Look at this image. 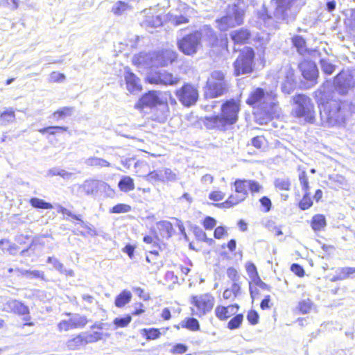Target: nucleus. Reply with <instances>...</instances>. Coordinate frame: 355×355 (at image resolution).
Wrapping results in <instances>:
<instances>
[{
  "instance_id": "obj_1",
  "label": "nucleus",
  "mask_w": 355,
  "mask_h": 355,
  "mask_svg": "<svg viewBox=\"0 0 355 355\" xmlns=\"http://www.w3.org/2000/svg\"><path fill=\"white\" fill-rule=\"evenodd\" d=\"M305 3V0H271L270 10H263L259 19L268 27L275 26V24L282 21L289 23L295 19Z\"/></svg>"
},
{
  "instance_id": "obj_2",
  "label": "nucleus",
  "mask_w": 355,
  "mask_h": 355,
  "mask_svg": "<svg viewBox=\"0 0 355 355\" xmlns=\"http://www.w3.org/2000/svg\"><path fill=\"white\" fill-rule=\"evenodd\" d=\"M321 125L324 128H343L349 112L343 104L336 100L323 103L320 108Z\"/></svg>"
},
{
  "instance_id": "obj_3",
  "label": "nucleus",
  "mask_w": 355,
  "mask_h": 355,
  "mask_svg": "<svg viewBox=\"0 0 355 355\" xmlns=\"http://www.w3.org/2000/svg\"><path fill=\"white\" fill-rule=\"evenodd\" d=\"M239 100L230 99L221 105V114L206 118V125L209 128L225 130L227 125H231L238 121L240 111Z\"/></svg>"
},
{
  "instance_id": "obj_4",
  "label": "nucleus",
  "mask_w": 355,
  "mask_h": 355,
  "mask_svg": "<svg viewBox=\"0 0 355 355\" xmlns=\"http://www.w3.org/2000/svg\"><path fill=\"white\" fill-rule=\"evenodd\" d=\"M246 103L254 108L260 109L268 116H272L277 110L276 94L273 91L257 88L250 93Z\"/></svg>"
},
{
  "instance_id": "obj_5",
  "label": "nucleus",
  "mask_w": 355,
  "mask_h": 355,
  "mask_svg": "<svg viewBox=\"0 0 355 355\" xmlns=\"http://www.w3.org/2000/svg\"><path fill=\"white\" fill-rule=\"evenodd\" d=\"M293 102L295 104V107L293 110V115L297 118H303L306 122L313 123L315 112L311 99L304 94H297L293 96Z\"/></svg>"
},
{
  "instance_id": "obj_6",
  "label": "nucleus",
  "mask_w": 355,
  "mask_h": 355,
  "mask_svg": "<svg viewBox=\"0 0 355 355\" xmlns=\"http://www.w3.org/2000/svg\"><path fill=\"white\" fill-rule=\"evenodd\" d=\"M254 53L252 48L244 47L234 62V74L239 76L250 73L252 71Z\"/></svg>"
},
{
  "instance_id": "obj_7",
  "label": "nucleus",
  "mask_w": 355,
  "mask_h": 355,
  "mask_svg": "<svg viewBox=\"0 0 355 355\" xmlns=\"http://www.w3.org/2000/svg\"><path fill=\"white\" fill-rule=\"evenodd\" d=\"M335 89L340 94H346L355 87V69L344 70L334 78Z\"/></svg>"
},
{
  "instance_id": "obj_8",
  "label": "nucleus",
  "mask_w": 355,
  "mask_h": 355,
  "mask_svg": "<svg viewBox=\"0 0 355 355\" xmlns=\"http://www.w3.org/2000/svg\"><path fill=\"white\" fill-rule=\"evenodd\" d=\"M243 17V10L234 7L227 15L216 20V27L221 31H226L230 28L241 24Z\"/></svg>"
},
{
  "instance_id": "obj_9",
  "label": "nucleus",
  "mask_w": 355,
  "mask_h": 355,
  "mask_svg": "<svg viewBox=\"0 0 355 355\" xmlns=\"http://www.w3.org/2000/svg\"><path fill=\"white\" fill-rule=\"evenodd\" d=\"M202 34L196 31L184 37L178 42L179 49L184 54L192 55L196 54L201 47Z\"/></svg>"
},
{
  "instance_id": "obj_10",
  "label": "nucleus",
  "mask_w": 355,
  "mask_h": 355,
  "mask_svg": "<svg viewBox=\"0 0 355 355\" xmlns=\"http://www.w3.org/2000/svg\"><path fill=\"white\" fill-rule=\"evenodd\" d=\"M176 96L182 105L190 107L194 105L198 99V89L193 85L184 84L176 91Z\"/></svg>"
},
{
  "instance_id": "obj_11",
  "label": "nucleus",
  "mask_w": 355,
  "mask_h": 355,
  "mask_svg": "<svg viewBox=\"0 0 355 355\" xmlns=\"http://www.w3.org/2000/svg\"><path fill=\"white\" fill-rule=\"evenodd\" d=\"M78 187L82 192L87 196L93 195L98 190L105 191L107 193L108 196H112L114 193V190L111 189L108 184L96 180H86Z\"/></svg>"
},
{
  "instance_id": "obj_12",
  "label": "nucleus",
  "mask_w": 355,
  "mask_h": 355,
  "mask_svg": "<svg viewBox=\"0 0 355 355\" xmlns=\"http://www.w3.org/2000/svg\"><path fill=\"white\" fill-rule=\"evenodd\" d=\"M195 309H193L194 315L201 316L209 312L214 305V298L209 294H203L193 297Z\"/></svg>"
},
{
  "instance_id": "obj_13",
  "label": "nucleus",
  "mask_w": 355,
  "mask_h": 355,
  "mask_svg": "<svg viewBox=\"0 0 355 355\" xmlns=\"http://www.w3.org/2000/svg\"><path fill=\"white\" fill-rule=\"evenodd\" d=\"M162 93L157 91H150L144 94L135 104L136 109L142 110L144 107H153L164 103V99L161 96Z\"/></svg>"
},
{
  "instance_id": "obj_14",
  "label": "nucleus",
  "mask_w": 355,
  "mask_h": 355,
  "mask_svg": "<svg viewBox=\"0 0 355 355\" xmlns=\"http://www.w3.org/2000/svg\"><path fill=\"white\" fill-rule=\"evenodd\" d=\"M148 80L150 83L164 85H175L180 81L177 76L166 71H159L155 73H150L148 76Z\"/></svg>"
},
{
  "instance_id": "obj_15",
  "label": "nucleus",
  "mask_w": 355,
  "mask_h": 355,
  "mask_svg": "<svg viewBox=\"0 0 355 355\" xmlns=\"http://www.w3.org/2000/svg\"><path fill=\"white\" fill-rule=\"evenodd\" d=\"M145 180L151 183L154 182H174L177 180V174L170 168L153 171L144 177Z\"/></svg>"
},
{
  "instance_id": "obj_16",
  "label": "nucleus",
  "mask_w": 355,
  "mask_h": 355,
  "mask_svg": "<svg viewBox=\"0 0 355 355\" xmlns=\"http://www.w3.org/2000/svg\"><path fill=\"white\" fill-rule=\"evenodd\" d=\"M176 59V53L171 50L153 52V67H165Z\"/></svg>"
},
{
  "instance_id": "obj_17",
  "label": "nucleus",
  "mask_w": 355,
  "mask_h": 355,
  "mask_svg": "<svg viewBox=\"0 0 355 355\" xmlns=\"http://www.w3.org/2000/svg\"><path fill=\"white\" fill-rule=\"evenodd\" d=\"M87 323L86 317L79 314L71 315L69 320H62L58 325L60 331H68L72 329L83 328Z\"/></svg>"
},
{
  "instance_id": "obj_18",
  "label": "nucleus",
  "mask_w": 355,
  "mask_h": 355,
  "mask_svg": "<svg viewBox=\"0 0 355 355\" xmlns=\"http://www.w3.org/2000/svg\"><path fill=\"white\" fill-rule=\"evenodd\" d=\"M180 10L182 13L172 15L170 18L171 23L175 26L188 23L189 18L194 17L196 14L193 8L189 7L186 4H181L180 6Z\"/></svg>"
},
{
  "instance_id": "obj_19",
  "label": "nucleus",
  "mask_w": 355,
  "mask_h": 355,
  "mask_svg": "<svg viewBox=\"0 0 355 355\" xmlns=\"http://www.w3.org/2000/svg\"><path fill=\"white\" fill-rule=\"evenodd\" d=\"M299 67L305 79L311 81H315L317 79L318 70L315 62L305 60L299 64Z\"/></svg>"
},
{
  "instance_id": "obj_20",
  "label": "nucleus",
  "mask_w": 355,
  "mask_h": 355,
  "mask_svg": "<svg viewBox=\"0 0 355 355\" xmlns=\"http://www.w3.org/2000/svg\"><path fill=\"white\" fill-rule=\"evenodd\" d=\"M124 78L125 80L126 88L129 92L135 94L141 91L142 86L140 79L129 69H125Z\"/></svg>"
},
{
  "instance_id": "obj_21",
  "label": "nucleus",
  "mask_w": 355,
  "mask_h": 355,
  "mask_svg": "<svg viewBox=\"0 0 355 355\" xmlns=\"http://www.w3.org/2000/svg\"><path fill=\"white\" fill-rule=\"evenodd\" d=\"M207 85L206 95L213 98L222 95L226 89L227 84L225 82H216L212 79H208Z\"/></svg>"
},
{
  "instance_id": "obj_22",
  "label": "nucleus",
  "mask_w": 355,
  "mask_h": 355,
  "mask_svg": "<svg viewBox=\"0 0 355 355\" xmlns=\"http://www.w3.org/2000/svg\"><path fill=\"white\" fill-rule=\"evenodd\" d=\"M135 65L142 67H153V53H140L132 58Z\"/></svg>"
},
{
  "instance_id": "obj_23",
  "label": "nucleus",
  "mask_w": 355,
  "mask_h": 355,
  "mask_svg": "<svg viewBox=\"0 0 355 355\" xmlns=\"http://www.w3.org/2000/svg\"><path fill=\"white\" fill-rule=\"evenodd\" d=\"M6 309L18 315H28L29 309L22 302L16 300H10L6 304Z\"/></svg>"
},
{
  "instance_id": "obj_24",
  "label": "nucleus",
  "mask_w": 355,
  "mask_h": 355,
  "mask_svg": "<svg viewBox=\"0 0 355 355\" xmlns=\"http://www.w3.org/2000/svg\"><path fill=\"white\" fill-rule=\"evenodd\" d=\"M234 185L235 191L238 193L236 195V200H244L248 196V181L247 180H236Z\"/></svg>"
},
{
  "instance_id": "obj_25",
  "label": "nucleus",
  "mask_w": 355,
  "mask_h": 355,
  "mask_svg": "<svg viewBox=\"0 0 355 355\" xmlns=\"http://www.w3.org/2000/svg\"><path fill=\"white\" fill-rule=\"evenodd\" d=\"M239 309V306L237 304L230 305L227 307L225 306H218L216 307L215 312L216 315L220 320H225L230 317L231 315L235 314Z\"/></svg>"
},
{
  "instance_id": "obj_26",
  "label": "nucleus",
  "mask_w": 355,
  "mask_h": 355,
  "mask_svg": "<svg viewBox=\"0 0 355 355\" xmlns=\"http://www.w3.org/2000/svg\"><path fill=\"white\" fill-rule=\"evenodd\" d=\"M295 85L294 72L292 69H288L286 80L282 86V90L284 93L289 94L294 90Z\"/></svg>"
},
{
  "instance_id": "obj_27",
  "label": "nucleus",
  "mask_w": 355,
  "mask_h": 355,
  "mask_svg": "<svg viewBox=\"0 0 355 355\" xmlns=\"http://www.w3.org/2000/svg\"><path fill=\"white\" fill-rule=\"evenodd\" d=\"M250 32L245 28H239L230 33V37L236 44H243L249 39Z\"/></svg>"
},
{
  "instance_id": "obj_28",
  "label": "nucleus",
  "mask_w": 355,
  "mask_h": 355,
  "mask_svg": "<svg viewBox=\"0 0 355 355\" xmlns=\"http://www.w3.org/2000/svg\"><path fill=\"white\" fill-rule=\"evenodd\" d=\"M199 32L202 34V39L207 42L209 45L214 46L217 44L218 37L211 27L205 26Z\"/></svg>"
},
{
  "instance_id": "obj_29",
  "label": "nucleus",
  "mask_w": 355,
  "mask_h": 355,
  "mask_svg": "<svg viewBox=\"0 0 355 355\" xmlns=\"http://www.w3.org/2000/svg\"><path fill=\"white\" fill-rule=\"evenodd\" d=\"M157 227L162 236L166 237L167 239L172 236L174 230L173 225L169 221H159L157 223Z\"/></svg>"
},
{
  "instance_id": "obj_30",
  "label": "nucleus",
  "mask_w": 355,
  "mask_h": 355,
  "mask_svg": "<svg viewBox=\"0 0 355 355\" xmlns=\"http://www.w3.org/2000/svg\"><path fill=\"white\" fill-rule=\"evenodd\" d=\"M119 189L125 193L135 189V183L133 179L130 176H123L118 184Z\"/></svg>"
},
{
  "instance_id": "obj_31",
  "label": "nucleus",
  "mask_w": 355,
  "mask_h": 355,
  "mask_svg": "<svg viewBox=\"0 0 355 355\" xmlns=\"http://www.w3.org/2000/svg\"><path fill=\"white\" fill-rule=\"evenodd\" d=\"M327 225L325 216L322 214H316L313 216L311 220V227L316 231L323 230Z\"/></svg>"
},
{
  "instance_id": "obj_32",
  "label": "nucleus",
  "mask_w": 355,
  "mask_h": 355,
  "mask_svg": "<svg viewBox=\"0 0 355 355\" xmlns=\"http://www.w3.org/2000/svg\"><path fill=\"white\" fill-rule=\"evenodd\" d=\"M85 164L89 166H95V167H110V163L107 160L97 157H91L85 160Z\"/></svg>"
},
{
  "instance_id": "obj_33",
  "label": "nucleus",
  "mask_w": 355,
  "mask_h": 355,
  "mask_svg": "<svg viewBox=\"0 0 355 355\" xmlns=\"http://www.w3.org/2000/svg\"><path fill=\"white\" fill-rule=\"evenodd\" d=\"M131 7L127 3L121 1H118L114 3L112 7L111 12L114 15H121L125 13L128 10H130Z\"/></svg>"
},
{
  "instance_id": "obj_34",
  "label": "nucleus",
  "mask_w": 355,
  "mask_h": 355,
  "mask_svg": "<svg viewBox=\"0 0 355 355\" xmlns=\"http://www.w3.org/2000/svg\"><path fill=\"white\" fill-rule=\"evenodd\" d=\"M162 21L159 16H146V19L142 21V26L146 28H156L162 25Z\"/></svg>"
},
{
  "instance_id": "obj_35",
  "label": "nucleus",
  "mask_w": 355,
  "mask_h": 355,
  "mask_svg": "<svg viewBox=\"0 0 355 355\" xmlns=\"http://www.w3.org/2000/svg\"><path fill=\"white\" fill-rule=\"evenodd\" d=\"M132 298L130 291L124 290L119 295L116 296L115 300V305L117 307H123L127 304Z\"/></svg>"
},
{
  "instance_id": "obj_36",
  "label": "nucleus",
  "mask_w": 355,
  "mask_h": 355,
  "mask_svg": "<svg viewBox=\"0 0 355 355\" xmlns=\"http://www.w3.org/2000/svg\"><path fill=\"white\" fill-rule=\"evenodd\" d=\"M15 271L18 272L20 275L26 277L29 279L40 278L44 279V273L38 270H28L24 269L17 268Z\"/></svg>"
},
{
  "instance_id": "obj_37",
  "label": "nucleus",
  "mask_w": 355,
  "mask_h": 355,
  "mask_svg": "<svg viewBox=\"0 0 355 355\" xmlns=\"http://www.w3.org/2000/svg\"><path fill=\"white\" fill-rule=\"evenodd\" d=\"M85 345L82 334L67 342V347L69 350H76Z\"/></svg>"
},
{
  "instance_id": "obj_38",
  "label": "nucleus",
  "mask_w": 355,
  "mask_h": 355,
  "mask_svg": "<svg viewBox=\"0 0 355 355\" xmlns=\"http://www.w3.org/2000/svg\"><path fill=\"white\" fill-rule=\"evenodd\" d=\"M292 42L300 54L302 55L306 51V42L302 36H294L292 38Z\"/></svg>"
},
{
  "instance_id": "obj_39",
  "label": "nucleus",
  "mask_w": 355,
  "mask_h": 355,
  "mask_svg": "<svg viewBox=\"0 0 355 355\" xmlns=\"http://www.w3.org/2000/svg\"><path fill=\"white\" fill-rule=\"evenodd\" d=\"M82 335L85 345L97 342L103 338V334L98 331L93 333H83Z\"/></svg>"
},
{
  "instance_id": "obj_40",
  "label": "nucleus",
  "mask_w": 355,
  "mask_h": 355,
  "mask_svg": "<svg viewBox=\"0 0 355 355\" xmlns=\"http://www.w3.org/2000/svg\"><path fill=\"white\" fill-rule=\"evenodd\" d=\"M274 184L275 188L281 191H288L291 188V181L288 178H277Z\"/></svg>"
},
{
  "instance_id": "obj_41",
  "label": "nucleus",
  "mask_w": 355,
  "mask_h": 355,
  "mask_svg": "<svg viewBox=\"0 0 355 355\" xmlns=\"http://www.w3.org/2000/svg\"><path fill=\"white\" fill-rule=\"evenodd\" d=\"M30 203L35 208L46 209L53 208V205L51 203L46 202L44 200L37 198H32L30 200Z\"/></svg>"
},
{
  "instance_id": "obj_42",
  "label": "nucleus",
  "mask_w": 355,
  "mask_h": 355,
  "mask_svg": "<svg viewBox=\"0 0 355 355\" xmlns=\"http://www.w3.org/2000/svg\"><path fill=\"white\" fill-rule=\"evenodd\" d=\"M239 202H241V200H236V196L231 195L226 201L215 204V206L218 208H230Z\"/></svg>"
},
{
  "instance_id": "obj_43",
  "label": "nucleus",
  "mask_w": 355,
  "mask_h": 355,
  "mask_svg": "<svg viewBox=\"0 0 355 355\" xmlns=\"http://www.w3.org/2000/svg\"><path fill=\"white\" fill-rule=\"evenodd\" d=\"M312 307V302L309 299L304 300L299 302L298 309L301 313L306 314L309 313Z\"/></svg>"
},
{
  "instance_id": "obj_44",
  "label": "nucleus",
  "mask_w": 355,
  "mask_h": 355,
  "mask_svg": "<svg viewBox=\"0 0 355 355\" xmlns=\"http://www.w3.org/2000/svg\"><path fill=\"white\" fill-rule=\"evenodd\" d=\"M132 320V318L130 315H126L124 318H116L113 323L116 326V329L119 327H127Z\"/></svg>"
},
{
  "instance_id": "obj_45",
  "label": "nucleus",
  "mask_w": 355,
  "mask_h": 355,
  "mask_svg": "<svg viewBox=\"0 0 355 355\" xmlns=\"http://www.w3.org/2000/svg\"><path fill=\"white\" fill-rule=\"evenodd\" d=\"M313 205V202L309 196V193L304 192V195L299 203V207L302 210H306L311 207Z\"/></svg>"
},
{
  "instance_id": "obj_46",
  "label": "nucleus",
  "mask_w": 355,
  "mask_h": 355,
  "mask_svg": "<svg viewBox=\"0 0 355 355\" xmlns=\"http://www.w3.org/2000/svg\"><path fill=\"white\" fill-rule=\"evenodd\" d=\"M73 112V107H64L59 110L53 112V116L54 117L58 116V118H63L66 116H71Z\"/></svg>"
},
{
  "instance_id": "obj_47",
  "label": "nucleus",
  "mask_w": 355,
  "mask_h": 355,
  "mask_svg": "<svg viewBox=\"0 0 355 355\" xmlns=\"http://www.w3.org/2000/svg\"><path fill=\"white\" fill-rule=\"evenodd\" d=\"M299 180H300V183L302 186V190L304 192L309 191L310 187H309V180H308V176H307L306 173L304 171H302L299 174Z\"/></svg>"
},
{
  "instance_id": "obj_48",
  "label": "nucleus",
  "mask_w": 355,
  "mask_h": 355,
  "mask_svg": "<svg viewBox=\"0 0 355 355\" xmlns=\"http://www.w3.org/2000/svg\"><path fill=\"white\" fill-rule=\"evenodd\" d=\"M320 66L322 70L327 74H331L335 70V66L330 63L326 59H322L320 60Z\"/></svg>"
},
{
  "instance_id": "obj_49",
  "label": "nucleus",
  "mask_w": 355,
  "mask_h": 355,
  "mask_svg": "<svg viewBox=\"0 0 355 355\" xmlns=\"http://www.w3.org/2000/svg\"><path fill=\"white\" fill-rule=\"evenodd\" d=\"M0 248L3 251H8L10 254H14L17 250V246L14 244H11L7 240H1L0 241Z\"/></svg>"
},
{
  "instance_id": "obj_50",
  "label": "nucleus",
  "mask_w": 355,
  "mask_h": 355,
  "mask_svg": "<svg viewBox=\"0 0 355 355\" xmlns=\"http://www.w3.org/2000/svg\"><path fill=\"white\" fill-rule=\"evenodd\" d=\"M338 188L344 189L347 186V182L345 177L336 175L330 178Z\"/></svg>"
},
{
  "instance_id": "obj_51",
  "label": "nucleus",
  "mask_w": 355,
  "mask_h": 355,
  "mask_svg": "<svg viewBox=\"0 0 355 355\" xmlns=\"http://www.w3.org/2000/svg\"><path fill=\"white\" fill-rule=\"evenodd\" d=\"M131 210V207L125 204H118L114 206L110 212L114 214L127 213Z\"/></svg>"
},
{
  "instance_id": "obj_52",
  "label": "nucleus",
  "mask_w": 355,
  "mask_h": 355,
  "mask_svg": "<svg viewBox=\"0 0 355 355\" xmlns=\"http://www.w3.org/2000/svg\"><path fill=\"white\" fill-rule=\"evenodd\" d=\"M243 315L238 314L228 322V328L230 329H234L238 328L243 321Z\"/></svg>"
},
{
  "instance_id": "obj_53",
  "label": "nucleus",
  "mask_w": 355,
  "mask_h": 355,
  "mask_svg": "<svg viewBox=\"0 0 355 355\" xmlns=\"http://www.w3.org/2000/svg\"><path fill=\"white\" fill-rule=\"evenodd\" d=\"M248 189L250 192L254 194L256 193H259L262 191L263 187L258 182L252 180H248Z\"/></svg>"
},
{
  "instance_id": "obj_54",
  "label": "nucleus",
  "mask_w": 355,
  "mask_h": 355,
  "mask_svg": "<svg viewBox=\"0 0 355 355\" xmlns=\"http://www.w3.org/2000/svg\"><path fill=\"white\" fill-rule=\"evenodd\" d=\"M148 340H155L159 337L160 331L157 329H143Z\"/></svg>"
},
{
  "instance_id": "obj_55",
  "label": "nucleus",
  "mask_w": 355,
  "mask_h": 355,
  "mask_svg": "<svg viewBox=\"0 0 355 355\" xmlns=\"http://www.w3.org/2000/svg\"><path fill=\"white\" fill-rule=\"evenodd\" d=\"M183 327H185L191 331H197L200 328L199 322L195 318H189L188 319L185 324L183 325Z\"/></svg>"
},
{
  "instance_id": "obj_56",
  "label": "nucleus",
  "mask_w": 355,
  "mask_h": 355,
  "mask_svg": "<svg viewBox=\"0 0 355 355\" xmlns=\"http://www.w3.org/2000/svg\"><path fill=\"white\" fill-rule=\"evenodd\" d=\"M64 79L65 76L63 73L57 71L52 72L49 78V80L51 83H62Z\"/></svg>"
},
{
  "instance_id": "obj_57",
  "label": "nucleus",
  "mask_w": 355,
  "mask_h": 355,
  "mask_svg": "<svg viewBox=\"0 0 355 355\" xmlns=\"http://www.w3.org/2000/svg\"><path fill=\"white\" fill-rule=\"evenodd\" d=\"M227 275L233 282H239L240 280V275L234 268H229L227 270Z\"/></svg>"
},
{
  "instance_id": "obj_58",
  "label": "nucleus",
  "mask_w": 355,
  "mask_h": 355,
  "mask_svg": "<svg viewBox=\"0 0 355 355\" xmlns=\"http://www.w3.org/2000/svg\"><path fill=\"white\" fill-rule=\"evenodd\" d=\"M355 272V268L345 267L342 268L340 271V278L343 279L349 277Z\"/></svg>"
},
{
  "instance_id": "obj_59",
  "label": "nucleus",
  "mask_w": 355,
  "mask_h": 355,
  "mask_svg": "<svg viewBox=\"0 0 355 355\" xmlns=\"http://www.w3.org/2000/svg\"><path fill=\"white\" fill-rule=\"evenodd\" d=\"M245 268H246L248 275L250 279L258 275L257 268L254 263H252L251 262L247 263L245 265Z\"/></svg>"
},
{
  "instance_id": "obj_60",
  "label": "nucleus",
  "mask_w": 355,
  "mask_h": 355,
  "mask_svg": "<svg viewBox=\"0 0 355 355\" xmlns=\"http://www.w3.org/2000/svg\"><path fill=\"white\" fill-rule=\"evenodd\" d=\"M15 117V112L12 109L6 110L1 114V119L7 122L12 121Z\"/></svg>"
},
{
  "instance_id": "obj_61",
  "label": "nucleus",
  "mask_w": 355,
  "mask_h": 355,
  "mask_svg": "<svg viewBox=\"0 0 355 355\" xmlns=\"http://www.w3.org/2000/svg\"><path fill=\"white\" fill-rule=\"evenodd\" d=\"M225 196V193L220 191H214L209 193V198L214 201H220L222 200Z\"/></svg>"
},
{
  "instance_id": "obj_62",
  "label": "nucleus",
  "mask_w": 355,
  "mask_h": 355,
  "mask_svg": "<svg viewBox=\"0 0 355 355\" xmlns=\"http://www.w3.org/2000/svg\"><path fill=\"white\" fill-rule=\"evenodd\" d=\"M216 225V220L210 216H207L203 222V226L206 230H212Z\"/></svg>"
},
{
  "instance_id": "obj_63",
  "label": "nucleus",
  "mask_w": 355,
  "mask_h": 355,
  "mask_svg": "<svg viewBox=\"0 0 355 355\" xmlns=\"http://www.w3.org/2000/svg\"><path fill=\"white\" fill-rule=\"evenodd\" d=\"M47 262L51 263L53 266V268L59 272L62 271L64 266L58 259L50 257L48 258Z\"/></svg>"
},
{
  "instance_id": "obj_64",
  "label": "nucleus",
  "mask_w": 355,
  "mask_h": 355,
  "mask_svg": "<svg viewBox=\"0 0 355 355\" xmlns=\"http://www.w3.org/2000/svg\"><path fill=\"white\" fill-rule=\"evenodd\" d=\"M224 73L220 71H215L211 73V77L209 79H212L216 82H225L224 80Z\"/></svg>"
}]
</instances>
